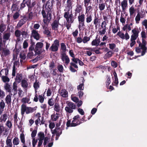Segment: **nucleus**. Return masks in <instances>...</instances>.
<instances>
[{
    "instance_id": "obj_52",
    "label": "nucleus",
    "mask_w": 147,
    "mask_h": 147,
    "mask_svg": "<svg viewBox=\"0 0 147 147\" xmlns=\"http://www.w3.org/2000/svg\"><path fill=\"white\" fill-rule=\"evenodd\" d=\"M135 11V10L134 8L133 7H131L129 9V11L130 16H132L133 14L134 13Z\"/></svg>"
},
{
    "instance_id": "obj_32",
    "label": "nucleus",
    "mask_w": 147,
    "mask_h": 147,
    "mask_svg": "<svg viewBox=\"0 0 147 147\" xmlns=\"http://www.w3.org/2000/svg\"><path fill=\"white\" fill-rule=\"evenodd\" d=\"M6 142L7 146H8L9 147H12V144L11 142V139H9L8 137L7 138Z\"/></svg>"
},
{
    "instance_id": "obj_33",
    "label": "nucleus",
    "mask_w": 147,
    "mask_h": 147,
    "mask_svg": "<svg viewBox=\"0 0 147 147\" xmlns=\"http://www.w3.org/2000/svg\"><path fill=\"white\" fill-rule=\"evenodd\" d=\"M6 25L4 23H1L0 25V33H1L4 32L6 29Z\"/></svg>"
},
{
    "instance_id": "obj_50",
    "label": "nucleus",
    "mask_w": 147,
    "mask_h": 147,
    "mask_svg": "<svg viewBox=\"0 0 147 147\" xmlns=\"http://www.w3.org/2000/svg\"><path fill=\"white\" fill-rule=\"evenodd\" d=\"M48 104L50 106H52L54 105V102L53 98H51L49 99L48 101Z\"/></svg>"
},
{
    "instance_id": "obj_3",
    "label": "nucleus",
    "mask_w": 147,
    "mask_h": 147,
    "mask_svg": "<svg viewBox=\"0 0 147 147\" xmlns=\"http://www.w3.org/2000/svg\"><path fill=\"white\" fill-rule=\"evenodd\" d=\"M11 34L10 32H4L2 37V34L0 33V51L2 49L3 44H5L6 42L10 40Z\"/></svg>"
},
{
    "instance_id": "obj_27",
    "label": "nucleus",
    "mask_w": 147,
    "mask_h": 147,
    "mask_svg": "<svg viewBox=\"0 0 147 147\" xmlns=\"http://www.w3.org/2000/svg\"><path fill=\"white\" fill-rule=\"evenodd\" d=\"M34 52L35 54L36 55H39L41 53V49L37 45H36L34 48Z\"/></svg>"
},
{
    "instance_id": "obj_45",
    "label": "nucleus",
    "mask_w": 147,
    "mask_h": 147,
    "mask_svg": "<svg viewBox=\"0 0 147 147\" xmlns=\"http://www.w3.org/2000/svg\"><path fill=\"white\" fill-rule=\"evenodd\" d=\"M21 34L22 37L24 38H28L29 36L27 32L25 31L22 32Z\"/></svg>"
},
{
    "instance_id": "obj_30",
    "label": "nucleus",
    "mask_w": 147,
    "mask_h": 147,
    "mask_svg": "<svg viewBox=\"0 0 147 147\" xmlns=\"http://www.w3.org/2000/svg\"><path fill=\"white\" fill-rule=\"evenodd\" d=\"M141 37L142 38V42L143 43H144L145 42H146V41L144 39L146 38V34L145 32L144 31H142L141 32Z\"/></svg>"
},
{
    "instance_id": "obj_6",
    "label": "nucleus",
    "mask_w": 147,
    "mask_h": 147,
    "mask_svg": "<svg viewBox=\"0 0 147 147\" xmlns=\"http://www.w3.org/2000/svg\"><path fill=\"white\" fill-rule=\"evenodd\" d=\"M59 46V40L57 39H55L49 48V50L52 52L57 51L58 50Z\"/></svg>"
},
{
    "instance_id": "obj_53",
    "label": "nucleus",
    "mask_w": 147,
    "mask_h": 147,
    "mask_svg": "<svg viewBox=\"0 0 147 147\" xmlns=\"http://www.w3.org/2000/svg\"><path fill=\"white\" fill-rule=\"evenodd\" d=\"M140 20V17L139 12L138 13L137 15L135 18V20L136 23L138 24L139 23V21Z\"/></svg>"
},
{
    "instance_id": "obj_36",
    "label": "nucleus",
    "mask_w": 147,
    "mask_h": 147,
    "mask_svg": "<svg viewBox=\"0 0 147 147\" xmlns=\"http://www.w3.org/2000/svg\"><path fill=\"white\" fill-rule=\"evenodd\" d=\"M99 19L96 16L94 17V19L93 21L94 24L95 25V26L96 29L97 28L98 23L99 22Z\"/></svg>"
},
{
    "instance_id": "obj_57",
    "label": "nucleus",
    "mask_w": 147,
    "mask_h": 147,
    "mask_svg": "<svg viewBox=\"0 0 147 147\" xmlns=\"http://www.w3.org/2000/svg\"><path fill=\"white\" fill-rule=\"evenodd\" d=\"M84 22H80V23H79V25L78 26V28L80 30L81 28L82 29L84 28V27L85 26V25L84 24Z\"/></svg>"
},
{
    "instance_id": "obj_4",
    "label": "nucleus",
    "mask_w": 147,
    "mask_h": 147,
    "mask_svg": "<svg viewBox=\"0 0 147 147\" xmlns=\"http://www.w3.org/2000/svg\"><path fill=\"white\" fill-rule=\"evenodd\" d=\"M36 110V109L35 107H27L26 105L24 104H23L21 105V113L22 116L24 115L25 112L26 114H28L32 113Z\"/></svg>"
},
{
    "instance_id": "obj_19",
    "label": "nucleus",
    "mask_w": 147,
    "mask_h": 147,
    "mask_svg": "<svg viewBox=\"0 0 147 147\" xmlns=\"http://www.w3.org/2000/svg\"><path fill=\"white\" fill-rule=\"evenodd\" d=\"M26 17L24 16L23 18L19 20L18 23L17 24V26L18 28L21 27L23 24H24L26 22Z\"/></svg>"
},
{
    "instance_id": "obj_44",
    "label": "nucleus",
    "mask_w": 147,
    "mask_h": 147,
    "mask_svg": "<svg viewBox=\"0 0 147 147\" xmlns=\"http://www.w3.org/2000/svg\"><path fill=\"white\" fill-rule=\"evenodd\" d=\"M20 142V140L17 137H15L13 140V143L14 145H17Z\"/></svg>"
},
{
    "instance_id": "obj_41",
    "label": "nucleus",
    "mask_w": 147,
    "mask_h": 147,
    "mask_svg": "<svg viewBox=\"0 0 147 147\" xmlns=\"http://www.w3.org/2000/svg\"><path fill=\"white\" fill-rule=\"evenodd\" d=\"M20 138L21 140V141L23 143V144H25V136L23 133H21L20 134Z\"/></svg>"
},
{
    "instance_id": "obj_5",
    "label": "nucleus",
    "mask_w": 147,
    "mask_h": 147,
    "mask_svg": "<svg viewBox=\"0 0 147 147\" xmlns=\"http://www.w3.org/2000/svg\"><path fill=\"white\" fill-rule=\"evenodd\" d=\"M63 16L66 19L67 22L71 24L73 23L75 19L76 18V16H73L71 12L70 14L69 11L65 12L64 13Z\"/></svg>"
},
{
    "instance_id": "obj_29",
    "label": "nucleus",
    "mask_w": 147,
    "mask_h": 147,
    "mask_svg": "<svg viewBox=\"0 0 147 147\" xmlns=\"http://www.w3.org/2000/svg\"><path fill=\"white\" fill-rule=\"evenodd\" d=\"M127 1L126 0H124L121 3V6L122 10H124L126 7L127 6Z\"/></svg>"
},
{
    "instance_id": "obj_28",
    "label": "nucleus",
    "mask_w": 147,
    "mask_h": 147,
    "mask_svg": "<svg viewBox=\"0 0 147 147\" xmlns=\"http://www.w3.org/2000/svg\"><path fill=\"white\" fill-rule=\"evenodd\" d=\"M54 110L57 112L59 113L60 111V106L59 103H56L54 106Z\"/></svg>"
},
{
    "instance_id": "obj_22",
    "label": "nucleus",
    "mask_w": 147,
    "mask_h": 147,
    "mask_svg": "<svg viewBox=\"0 0 147 147\" xmlns=\"http://www.w3.org/2000/svg\"><path fill=\"white\" fill-rule=\"evenodd\" d=\"M79 23L81 22H85V15L84 14H82L79 15L78 17Z\"/></svg>"
},
{
    "instance_id": "obj_13",
    "label": "nucleus",
    "mask_w": 147,
    "mask_h": 147,
    "mask_svg": "<svg viewBox=\"0 0 147 147\" xmlns=\"http://www.w3.org/2000/svg\"><path fill=\"white\" fill-rule=\"evenodd\" d=\"M3 88L6 92H8L9 94L11 93L12 87L8 82L5 83L3 86Z\"/></svg>"
},
{
    "instance_id": "obj_64",
    "label": "nucleus",
    "mask_w": 147,
    "mask_h": 147,
    "mask_svg": "<svg viewBox=\"0 0 147 147\" xmlns=\"http://www.w3.org/2000/svg\"><path fill=\"white\" fill-rule=\"evenodd\" d=\"M49 67H50V70H52L55 67V64L53 61L49 63Z\"/></svg>"
},
{
    "instance_id": "obj_21",
    "label": "nucleus",
    "mask_w": 147,
    "mask_h": 147,
    "mask_svg": "<svg viewBox=\"0 0 147 147\" xmlns=\"http://www.w3.org/2000/svg\"><path fill=\"white\" fill-rule=\"evenodd\" d=\"M82 9V6L81 5H77L76 7V9H75V15L76 16H77V14L78 13H80Z\"/></svg>"
},
{
    "instance_id": "obj_34",
    "label": "nucleus",
    "mask_w": 147,
    "mask_h": 147,
    "mask_svg": "<svg viewBox=\"0 0 147 147\" xmlns=\"http://www.w3.org/2000/svg\"><path fill=\"white\" fill-rule=\"evenodd\" d=\"M86 22L87 23H89L91 22L92 20V17L91 15H89L88 13L86 16Z\"/></svg>"
},
{
    "instance_id": "obj_9",
    "label": "nucleus",
    "mask_w": 147,
    "mask_h": 147,
    "mask_svg": "<svg viewBox=\"0 0 147 147\" xmlns=\"http://www.w3.org/2000/svg\"><path fill=\"white\" fill-rule=\"evenodd\" d=\"M61 58L62 61L66 65H68L70 62L69 58L66 53H61Z\"/></svg>"
},
{
    "instance_id": "obj_31",
    "label": "nucleus",
    "mask_w": 147,
    "mask_h": 147,
    "mask_svg": "<svg viewBox=\"0 0 147 147\" xmlns=\"http://www.w3.org/2000/svg\"><path fill=\"white\" fill-rule=\"evenodd\" d=\"M18 87L17 84L16 82H14L13 84L12 89V90H13L14 92V95L16 94L17 93Z\"/></svg>"
},
{
    "instance_id": "obj_47",
    "label": "nucleus",
    "mask_w": 147,
    "mask_h": 147,
    "mask_svg": "<svg viewBox=\"0 0 147 147\" xmlns=\"http://www.w3.org/2000/svg\"><path fill=\"white\" fill-rule=\"evenodd\" d=\"M28 3H26L25 1H23L20 4V10H23L25 7H26V4L27 5Z\"/></svg>"
},
{
    "instance_id": "obj_61",
    "label": "nucleus",
    "mask_w": 147,
    "mask_h": 147,
    "mask_svg": "<svg viewBox=\"0 0 147 147\" xmlns=\"http://www.w3.org/2000/svg\"><path fill=\"white\" fill-rule=\"evenodd\" d=\"M28 40L27 39L23 43V47L24 49L26 48L28 46V43L27 42Z\"/></svg>"
},
{
    "instance_id": "obj_56",
    "label": "nucleus",
    "mask_w": 147,
    "mask_h": 147,
    "mask_svg": "<svg viewBox=\"0 0 147 147\" xmlns=\"http://www.w3.org/2000/svg\"><path fill=\"white\" fill-rule=\"evenodd\" d=\"M83 82L82 84H80L77 86V89L78 90H83L84 89Z\"/></svg>"
},
{
    "instance_id": "obj_14",
    "label": "nucleus",
    "mask_w": 147,
    "mask_h": 147,
    "mask_svg": "<svg viewBox=\"0 0 147 147\" xmlns=\"http://www.w3.org/2000/svg\"><path fill=\"white\" fill-rule=\"evenodd\" d=\"M12 95V93L9 94L7 95L5 98V103L7 104L8 106H10L11 103V97Z\"/></svg>"
},
{
    "instance_id": "obj_42",
    "label": "nucleus",
    "mask_w": 147,
    "mask_h": 147,
    "mask_svg": "<svg viewBox=\"0 0 147 147\" xmlns=\"http://www.w3.org/2000/svg\"><path fill=\"white\" fill-rule=\"evenodd\" d=\"M2 80L3 82L5 83H7L10 81V79L7 76H3L2 77Z\"/></svg>"
},
{
    "instance_id": "obj_39",
    "label": "nucleus",
    "mask_w": 147,
    "mask_h": 147,
    "mask_svg": "<svg viewBox=\"0 0 147 147\" xmlns=\"http://www.w3.org/2000/svg\"><path fill=\"white\" fill-rule=\"evenodd\" d=\"M21 31L18 30H16L15 32V36L18 38L17 40H18V39L20 38L21 34Z\"/></svg>"
},
{
    "instance_id": "obj_40",
    "label": "nucleus",
    "mask_w": 147,
    "mask_h": 147,
    "mask_svg": "<svg viewBox=\"0 0 147 147\" xmlns=\"http://www.w3.org/2000/svg\"><path fill=\"white\" fill-rule=\"evenodd\" d=\"M89 4H86V5H84V6L86 8V12H88L89 11H92L93 10V8L92 6L90 5L88 6Z\"/></svg>"
},
{
    "instance_id": "obj_17",
    "label": "nucleus",
    "mask_w": 147,
    "mask_h": 147,
    "mask_svg": "<svg viewBox=\"0 0 147 147\" xmlns=\"http://www.w3.org/2000/svg\"><path fill=\"white\" fill-rule=\"evenodd\" d=\"M22 75L21 73H18L16 74V77L15 78V82L18 83H19L21 82L22 79Z\"/></svg>"
},
{
    "instance_id": "obj_54",
    "label": "nucleus",
    "mask_w": 147,
    "mask_h": 147,
    "mask_svg": "<svg viewBox=\"0 0 147 147\" xmlns=\"http://www.w3.org/2000/svg\"><path fill=\"white\" fill-rule=\"evenodd\" d=\"M142 25L144 26L145 28L147 30V20L145 19L142 22Z\"/></svg>"
},
{
    "instance_id": "obj_35",
    "label": "nucleus",
    "mask_w": 147,
    "mask_h": 147,
    "mask_svg": "<svg viewBox=\"0 0 147 147\" xmlns=\"http://www.w3.org/2000/svg\"><path fill=\"white\" fill-rule=\"evenodd\" d=\"M51 119L53 121H56L59 118L58 114L57 113L53 114L51 115Z\"/></svg>"
},
{
    "instance_id": "obj_16",
    "label": "nucleus",
    "mask_w": 147,
    "mask_h": 147,
    "mask_svg": "<svg viewBox=\"0 0 147 147\" xmlns=\"http://www.w3.org/2000/svg\"><path fill=\"white\" fill-rule=\"evenodd\" d=\"M21 84L22 87L25 90H26L28 87V83L27 80L24 79L21 82Z\"/></svg>"
},
{
    "instance_id": "obj_55",
    "label": "nucleus",
    "mask_w": 147,
    "mask_h": 147,
    "mask_svg": "<svg viewBox=\"0 0 147 147\" xmlns=\"http://www.w3.org/2000/svg\"><path fill=\"white\" fill-rule=\"evenodd\" d=\"M90 39V38L89 37L87 36H84L83 39V42L84 43H86L88 41H89Z\"/></svg>"
},
{
    "instance_id": "obj_10",
    "label": "nucleus",
    "mask_w": 147,
    "mask_h": 147,
    "mask_svg": "<svg viewBox=\"0 0 147 147\" xmlns=\"http://www.w3.org/2000/svg\"><path fill=\"white\" fill-rule=\"evenodd\" d=\"M132 32L133 34L131 36V38L132 39H137L138 36V34L140 32L138 28H135L132 30Z\"/></svg>"
},
{
    "instance_id": "obj_51",
    "label": "nucleus",
    "mask_w": 147,
    "mask_h": 147,
    "mask_svg": "<svg viewBox=\"0 0 147 147\" xmlns=\"http://www.w3.org/2000/svg\"><path fill=\"white\" fill-rule=\"evenodd\" d=\"M20 16V14L18 12H16L13 16V18L14 20L18 19Z\"/></svg>"
},
{
    "instance_id": "obj_26",
    "label": "nucleus",
    "mask_w": 147,
    "mask_h": 147,
    "mask_svg": "<svg viewBox=\"0 0 147 147\" xmlns=\"http://www.w3.org/2000/svg\"><path fill=\"white\" fill-rule=\"evenodd\" d=\"M61 49L62 50L61 53H66V47L64 43H61Z\"/></svg>"
},
{
    "instance_id": "obj_63",
    "label": "nucleus",
    "mask_w": 147,
    "mask_h": 147,
    "mask_svg": "<svg viewBox=\"0 0 147 147\" xmlns=\"http://www.w3.org/2000/svg\"><path fill=\"white\" fill-rule=\"evenodd\" d=\"M29 101V98H26V97L23 98L21 100L22 102L24 103H28Z\"/></svg>"
},
{
    "instance_id": "obj_48",
    "label": "nucleus",
    "mask_w": 147,
    "mask_h": 147,
    "mask_svg": "<svg viewBox=\"0 0 147 147\" xmlns=\"http://www.w3.org/2000/svg\"><path fill=\"white\" fill-rule=\"evenodd\" d=\"M39 82H37V80H36L34 84L33 87L35 90H37L40 87V85L39 84Z\"/></svg>"
},
{
    "instance_id": "obj_1",
    "label": "nucleus",
    "mask_w": 147,
    "mask_h": 147,
    "mask_svg": "<svg viewBox=\"0 0 147 147\" xmlns=\"http://www.w3.org/2000/svg\"><path fill=\"white\" fill-rule=\"evenodd\" d=\"M53 6L49 3V1H47L42 5L41 14L43 18V21L44 24L47 26H48L51 19Z\"/></svg>"
},
{
    "instance_id": "obj_23",
    "label": "nucleus",
    "mask_w": 147,
    "mask_h": 147,
    "mask_svg": "<svg viewBox=\"0 0 147 147\" xmlns=\"http://www.w3.org/2000/svg\"><path fill=\"white\" fill-rule=\"evenodd\" d=\"M35 117H37V119L35 121V123L36 125H38L40 122V117H41L40 114L38 113L35 115Z\"/></svg>"
},
{
    "instance_id": "obj_38",
    "label": "nucleus",
    "mask_w": 147,
    "mask_h": 147,
    "mask_svg": "<svg viewBox=\"0 0 147 147\" xmlns=\"http://www.w3.org/2000/svg\"><path fill=\"white\" fill-rule=\"evenodd\" d=\"M38 135L39 137L38 139L43 140L44 138H45V134L43 132H39L38 133Z\"/></svg>"
},
{
    "instance_id": "obj_46",
    "label": "nucleus",
    "mask_w": 147,
    "mask_h": 147,
    "mask_svg": "<svg viewBox=\"0 0 147 147\" xmlns=\"http://www.w3.org/2000/svg\"><path fill=\"white\" fill-rule=\"evenodd\" d=\"M2 54L4 56H8L10 54V52L9 49H3L2 52Z\"/></svg>"
},
{
    "instance_id": "obj_15",
    "label": "nucleus",
    "mask_w": 147,
    "mask_h": 147,
    "mask_svg": "<svg viewBox=\"0 0 147 147\" xmlns=\"http://www.w3.org/2000/svg\"><path fill=\"white\" fill-rule=\"evenodd\" d=\"M32 36L34 39L38 40L40 38V35L37 31L33 30L32 31L31 36Z\"/></svg>"
},
{
    "instance_id": "obj_12",
    "label": "nucleus",
    "mask_w": 147,
    "mask_h": 147,
    "mask_svg": "<svg viewBox=\"0 0 147 147\" xmlns=\"http://www.w3.org/2000/svg\"><path fill=\"white\" fill-rule=\"evenodd\" d=\"M59 20H54L51 24L52 30H57L58 29L59 25Z\"/></svg>"
},
{
    "instance_id": "obj_37",
    "label": "nucleus",
    "mask_w": 147,
    "mask_h": 147,
    "mask_svg": "<svg viewBox=\"0 0 147 147\" xmlns=\"http://www.w3.org/2000/svg\"><path fill=\"white\" fill-rule=\"evenodd\" d=\"M105 3H99L98 4V8L99 10L101 11L103 10L105 8Z\"/></svg>"
},
{
    "instance_id": "obj_18",
    "label": "nucleus",
    "mask_w": 147,
    "mask_h": 147,
    "mask_svg": "<svg viewBox=\"0 0 147 147\" xmlns=\"http://www.w3.org/2000/svg\"><path fill=\"white\" fill-rule=\"evenodd\" d=\"M73 0H67L66 1V7L68 9V11L71 9L73 7Z\"/></svg>"
},
{
    "instance_id": "obj_58",
    "label": "nucleus",
    "mask_w": 147,
    "mask_h": 147,
    "mask_svg": "<svg viewBox=\"0 0 147 147\" xmlns=\"http://www.w3.org/2000/svg\"><path fill=\"white\" fill-rule=\"evenodd\" d=\"M34 55V53L32 51L28 53L27 57L28 59H32Z\"/></svg>"
},
{
    "instance_id": "obj_8",
    "label": "nucleus",
    "mask_w": 147,
    "mask_h": 147,
    "mask_svg": "<svg viewBox=\"0 0 147 147\" xmlns=\"http://www.w3.org/2000/svg\"><path fill=\"white\" fill-rule=\"evenodd\" d=\"M137 42L139 44V47H141L142 49V50L141 53V55L139 56L140 57L141 56H142L144 55L146 52L147 48L146 47V42H145L144 43L142 42V43H141L140 41H139L138 40Z\"/></svg>"
},
{
    "instance_id": "obj_43",
    "label": "nucleus",
    "mask_w": 147,
    "mask_h": 147,
    "mask_svg": "<svg viewBox=\"0 0 147 147\" xmlns=\"http://www.w3.org/2000/svg\"><path fill=\"white\" fill-rule=\"evenodd\" d=\"M5 105V103L3 100H2L0 102V109L4 111Z\"/></svg>"
},
{
    "instance_id": "obj_62",
    "label": "nucleus",
    "mask_w": 147,
    "mask_h": 147,
    "mask_svg": "<svg viewBox=\"0 0 147 147\" xmlns=\"http://www.w3.org/2000/svg\"><path fill=\"white\" fill-rule=\"evenodd\" d=\"M113 53L111 51H109L105 55V56L108 58H110L111 57Z\"/></svg>"
},
{
    "instance_id": "obj_7",
    "label": "nucleus",
    "mask_w": 147,
    "mask_h": 147,
    "mask_svg": "<svg viewBox=\"0 0 147 147\" xmlns=\"http://www.w3.org/2000/svg\"><path fill=\"white\" fill-rule=\"evenodd\" d=\"M67 106L65 108V110L66 112L71 113L73 112V110L76 108V106L74 103L72 102H69L67 104Z\"/></svg>"
},
{
    "instance_id": "obj_49",
    "label": "nucleus",
    "mask_w": 147,
    "mask_h": 147,
    "mask_svg": "<svg viewBox=\"0 0 147 147\" xmlns=\"http://www.w3.org/2000/svg\"><path fill=\"white\" fill-rule=\"evenodd\" d=\"M107 78L106 82V86L107 88L109 87V85L111 83V78L110 76H107Z\"/></svg>"
},
{
    "instance_id": "obj_2",
    "label": "nucleus",
    "mask_w": 147,
    "mask_h": 147,
    "mask_svg": "<svg viewBox=\"0 0 147 147\" xmlns=\"http://www.w3.org/2000/svg\"><path fill=\"white\" fill-rule=\"evenodd\" d=\"M86 121V120H85V116H83L82 118H80V116L78 115L74 117L71 123L70 119L68 120L66 123V126L68 127H76Z\"/></svg>"
},
{
    "instance_id": "obj_25",
    "label": "nucleus",
    "mask_w": 147,
    "mask_h": 147,
    "mask_svg": "<svg viewBox=\"0 0 147 147\" xmlns=\"http://www.w3.org/2000/svg\"><path fill=\"white\" fill-rule=\"evenodd\" d=\"M18 9L17 5L15 2H13L11 8V10L12 12L16 11Z\"/></svg>"
},
{
    "instance_id": "obj_59",
    "label": "nucleus",
    "mask_w": 147,
    "mask_h": 147,
    "mask_svg": "<svg viewBox=\"0 0 147 147\" xmlns=\"http://www.w3.org/2000/svg\"><path fill=\"white\" fill-rule=\"evenodd\" d=\"M5 125L10 129L12 128V124L11 122L9 120L6 122Z\"/></svg>"
},
{
    "instance_id": "obj_60",
    "label": "nucleus",
    "mask_w": 147,
    "mask_h": 147,
    "mask_svg": "<svg viewBox=\"0 0 147 147\" xmlns=\"http://www.w3.org/2000/svg\"><path fill=\"white\" fill-rule=\"evenodd\" d=\"M44 96V95L42 96V95H39L38 96L39 101L41 103H42L44 102V98L43 97Z\"/></svg>"
},
{
    "instance_id": "obj_24",
    "label": "nucleus",
    "mask_w": 147,
    "mask_h": 147,
    "mask_svg": "<svg viewBox=\"0 0 147 147\" xmlns=\"http://www.w3.org/2000/svg\"><path fill=\"white\" fill-rule=\"evenodd\" d=\"M60 95L63 97H67L68 96V92L65 89H62L61 91Z\"/></svg>"
},
{
    "instance_id": "obj_11",
    "label": "nucleus",
    "mask_w": 147,
    "mask_h": 147,
    "mask_svg": "<svg viewBox=\"0 0 147 147\" xmlns=\"http://www.w3.org/2000/svg\"><path fill=\"white\" fill-rule=\"evenodd\" d=\"M117 35L123 39H125L126 40H127L129 38V36L126 30L125 35L124 33H122L121 32L119 31L117 34Z\"/></svg>"
},
{
    "instance_id": "obj_20",
    "label": "nucleus",
    "mask_w": 147,
    "mask_h": 147,
    "mask_svg": "<svg viewBox=\"0 0 147 147\" xmlns=\"http://www.w3.org/2000/svg\"><path fill=\"white\" fill-rule=\"evenodd\" d=\"M8 116L6 113H4L1 115L0 117V122L1 123H5L7 119Z\"/></svg>"
}]
</instances>
